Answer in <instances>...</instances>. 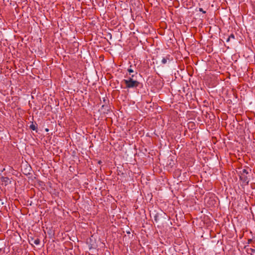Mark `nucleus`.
I'll return each instance as SVG.
<instances>
[{
	"mask_svg": "<svg viewBox=\"0 0 255 255\" xmlns=\"http://www.w3.org/2000/svg\"><path fill=\"white\" fill-rule=\"evenodd\" d=\"M199 11L203 12V13H206V11H204L202 8H199Z\"/></svg>",
	"mask_w": 255,
	"mask_h": 255,
	"instance_id": "9d476101",
	"label": "nucleus"
},
{
	"mask_svg": "<svg viewBox=\"0 0 255 255\" xmlns=\"http://www.w3.org/2000/svg\"><path fill=\"white\" fill-rule=\"evenodd\" d=\"M0 250H1L0 249Z\"/></svg>",
	"mask_w": 255,
	"mask_h": 255,
	"instance_id": "f3484780",
	"label": "nucleus"
},
{
	"mask_svg": "<svg viewBox=\"0 0 255 255\" xmlns=\"http://www.w3.org/2000/svg\"><path fill=\"white\" fill-rule=\"evenodd\" d=\"M31 241L34 244L36 245H38L40 244V240L38 238H36V239L34 240L33 238H31Z\"/></svg>",
	"mask_w": 255,
	"mask_h": 255,
	"instance_id": "423d86ee",
	"label": "nucleus"
},
{
	"mask_svg": "<svg viewBox=\"0 0 255 255\" xmlns=\"http://www.w3.org/2000/svg\"><path fill=\"white\" fill-rule=\"evenodd\" d=\"M171 60V56L170 55H167L165 57H163L161 60V63L163 64H165L167 63V61H170Z\"/></svg>",
	"mask_w": 255,
	"mask_h": 255,
	"instance_id": "7ed1b4c3",
	"label": "nucleus"
},
{
	"mask_svg": "<svg viewBox=\"0 0 255 255\" xmlns=\"http://www.w3.org/2000/svg\"><path fill=\"white\" fill-rule=\"evenodd\" d=\"M30 129L33 130H36L37 129V125L36 123L34 124L33 122L29 127Z\"/></svg>",
	"mask_w": 255,
	"mask_h": 255,
	"instance_id": "39448f33",
	"label": "nucleus"
},
{
	"mask_svg": "<svg viewBox=\"0 0 255 255\" xmlns=\"http://www.w3.org/2000/svg\"><path fill=\"white\" fill-rule=\"evenodd\" d=\"M130 76L129 77V78H131L132 79V80H134V74H131L130 75Z\"/></svg>",
	"mask_w": 255,
	"mask_h": 255,
	"instance_id": "9b49d317",
	"label": "nucleus"
},
{
	"mask_svg": "<svg viewBox=\"0 0 255 255\" xmlns=\"http://www.w3.org/2000/svg\"><path fill=\"white\" fill-rule=\"evenodd\" d=\"M235 39V35L233 33L231 34L226 40L227 42H229L231 39L234 40Z\"/></svg>",
	"mask_w": 255,
	"mask_h": 255,
	"instance_id": "0eeeda50",
	"label": "nucleus"
},
{
	"mask_svg": "<svg viewBox=\"0 0 255 255\" xmlns=\"http://www.w3.org/2000/svg\"><path fill=\"white\" fill-rule=\"evenodd\" d=\"M250 251H251V252H252V253H255V249H254L251 248V249H250Z\"/></svg>",
	"mask_w": 255,
	"mask_h": 255,
	"instance_id": "f8f14e48",
	"label": "nucleus"
},
{
	"mask_svg": "<svg viewBox=\"0 0 255 255\" xmlns=\"http://www.w3.org/2000/svg\"><path fill=\"white\" fill-rule=\"evenodd\" d=\"M1 180L2 182H4L5 184V185H7L9 184H10V180L9 178L7 177H1Z\"/></svg>",
	"mask_w": 255,
	"mask_h": 255,
	"instance_id": "20e7f679",
	"label": "nucleus"
},
{
	"mask_svg": "<svg viewBox=\"0 0 255 255\" xmlns=\"http://www.w3.org/2000/svg\"><path fill=\"white\" fill-rule=\"evenodd\" d=\"M123 82L126 84V88L128 89L136 88L140 85V82L135 80H132L131 78L124 79Z\"/></svg>",
	"mask_w": 255,
	"mask_h": 255,
	"instance_id": "f257e3e1",
	"label": "nucleus"
},
{
	"mask_svg": "<svg viewBox=\"0 0 255 255\" xmlns=\"http://www.w3.org/2000/svg\"><path fill=\"white\" fill-rule=\"evenodd\" d=\"M252 242H253V240L252 239H249L248 241V244H251Z\"/></svg>",
	"mask_w": 255,
	"mask_h": 255,
	"instance_id": "4468645a",
	"label": "nucleus"
},
{
	"mask_svg": "<svg viewBox=\"0 0 255 255\" xmlns=\"http://www.w3.org/2000/svg\"><path fill=\"white\" fill-rule=\"evenodd\" d=\"M45 131H49V129H48V128H46V129H45Z\"/></svg>",
	"mask_w": 255,
	"mask_h": 255,
	"instance_id": "dca6fc26",
	"label": "nucleus"
},
{
	"mask_svg": "<svg viewBox=\"0 0 255 255\" xmlns=\"http://www.w3.org/2000/svg\"><path fill=\"white\" fill-rule=\"evenodd\" d=\"M102 162L101 160H99V161H98V163H99V164H101V163H102Z\"/></svg>",
	"mask_w": 255,
	"mask_h": 255,
	"instance_id": "2eb2a0df",
	"label": "nucleus"
},
{
	"mask_svg": "<svg viewBox=\"0 0 255 255\" xmlns=\"http://www.w3.org/2000/svg\"><path fill=\"white\" fill-rule=\"evenodd\" d=\"M158 216H158V213H156L155 215V216L154 217V220L155 222H158Z\"/></svg>",
	"mask_w": 255,
	"mask_h": 255,
	"instance_id": "1a4fd4ad",
	"label": "nucleus"
},
{
	"mask_svg": "<svg viewBox=\"0 0 255 255\" xmlns=\"http://www.w3.org/2000/svg\"><path fill=\"white\" fill-rule=\"evenodd\" d=\"M249 174V172L246 169H244L242 171L240 172V179L243 182L247 183V184L249 183L248 178L247 175Z\"/></svg>",
	"mask_w": 255,
	"mask_h": 255,
	"instance_id": "f03ea898",
	"label": "nucleus"
},
{
	"mask_svg": "<svg viewBox=\"0 0 255 255\" xmlns=\"http://www.w3.org/2000/svg\"><path fill=\"white\" fill-rule=\"evenodd\" d=\"M133 67V66L132 65H130L129 67L127 70L129 72V75H131V73L134 72Z\"/></svg>",
	"mask_w": 255,
	"mask_h": 255,
	"instance_id": "6e6552de",
	"label": "nucleus"
},
{
	"mask_svg": "<svg viewBox=\"0 0 255 255\" xmlns=\"http://www.w3.org/2000/svg\"><path fill=\"white\" fill-rule=\"evenodd\" d=\"M105 108V109H106L107 108H108V106L107 105V106L103 105V106H102V109H104V108Z\"/></svg>",
	"mask_w": 255,
	"mask_h": 255,
	"instance_id": "ddd939ff",
	"label": "nucleus"
}]
</instances>
